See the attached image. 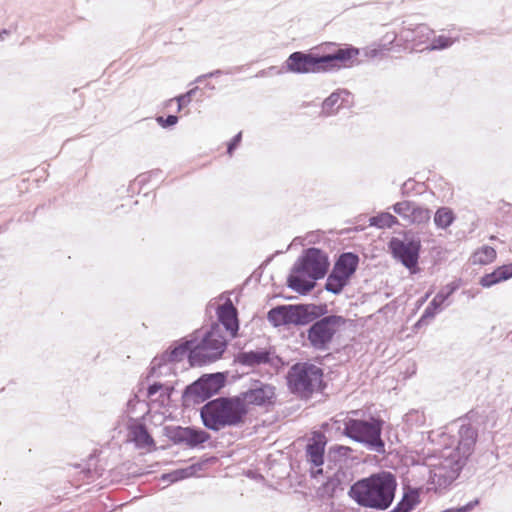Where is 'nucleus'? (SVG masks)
<instances>
[{"instance_id": "1", "label": "nucleus", "mask_w": 512, "mask_h": 512, "mask_svg": "<svg viewBox=\"0 0 512 512\" xmlns=\"http://www.w3.org/2000/svg\"><path fill=\"white\" fill-rule=\"evenodd\" d=\"M326 54L294 52L286 60V69L297 74L320 73L349 66L359 55L354 47L335 48L332 43L321 46Z\"/></svg>"}, {"instance_id": "2", "label": "nucleus", "mask_w": 512, "mask_h": 512, "mask_svg": "<svg viewBox=\"0 0 512 512\" xmlns=\"http://www.w3.org/2000/svg\"><path fill=\"white\" fill-rule=\"evenodd\" d=\"M396 488L394 475L383 471L356 481L348 495L361 507L386 510L394 500Z\"/></svg>"}, {"instance_id": "3", "label": "nucleus", "mask_w": 512, "mask_h": 512, "mask_svg": "<svg viewBox=\"0 0 512 512\" xmlns=\"http://www.w3.org/2000/svg\"><path fill=\"white\" fill-rule=\"evenodd\" d=\"M247 414L248 408L241 397L217 398L206 403L201 409L204 425L215 431L243 424Z\"/></svg>"}, {"instance_id": "4", "label": "nucleus", "mask_w": 512, "mask_h": 512, "mask_svg": "<svg viewBox=\"0 0 512 512\" xmlns=\"http://www.w3.org/2000/svg\"><path fill=\"white\" fill-rule=\"evenodd\" d=\"M383 421L371 417L369 420L347 418L344 434L352 440L380 450L384 447L381 439Z\"/></svg>"}, {"instance_id": "5", "label": "nucleus", "mask_w": 512, "mask_h": 512, "mask_svg": "<svg viewBox=\"0 0 512 512\" xmlns=\"http://www.w3.org/2000/svg\"><path fill=\"white\" fill-rule=\"evenodd\" d=\"M227 341L220 333L217 325L213 326L202 341L193 346L189 354L192 366H201L221 358L226 349Z\"/></svg>"}, {"instance_id": "6", "label": "nucleus", "mask_w": 512, "mask_h": 512, "mask_svg": "<svg viewBox=\"0 0 512 512\" xmlns=\"http://www.w3.org/2000/svg\"><path fill=\"white\" fill-rule=\"evenodd\" d=\"M323 373L315 365L298 363L288 374V382L294 392L307 397L321 387Z\"/></svg>"}, {"instance_id": "7", "label": "nucleus", "mask_w": 512, "mask_h": 512, "mask_svg": "<svg viewBox=\"0 0 512 512\" xmlns=\"http://www.w3.org/2000/svg\"><path fill=\"white\" fill-rule=\"evenodd\" d=\"M359 257L354 253H343L336 261L331 274L328 276L325 288L334 294L340 293L355 273Z\"/></svg>"}, {"instance_id": "8", "label": "nucleus", "mask_w": 512, "mask_h": 512, "mask_svg": "<svg viewBox=\"0 0 512 512\" xmlns=\"http://www.w3.org/2000/svg\"><path fill=\"white\" fill-rule=\"evenodd\" d=\"M343 323L341 317L328 316L314 323L308 330V340L316 349H325Z\"/></svg>"}, {"instance_id": "9", "label": "nucleus", "mask_w": 512, "mask_h": 512, "mask_svg": "<svg viewBox=\"0 0 512 512\" xmlns=\"http://www.w3.org/2000/svg\"><path fill=\"white\" fill-rule=\"evenodd\" d=\"M329 267L325 253L317 248H309L297 263V271H304L308 278L318 280L325 276Z\"/></svg>"}, {"instance_id": "10", "label": "nucleus", "mask_w": 512, "mask_h": 512, "mask_svg": "<svg viewBox=\"0 0 512 512\" xmlns=\"http://www.w3.org/2000/svg\"><path fill=\"white\" fill-rule=\"evenodd\" d=\"M241 399L245 401L247 408L249 404L264 407L272 406L276 399L275 387L269 384H261L243 393Z\"/></svg>"}, {"instance_id": "11", "label": "nucleus", "mask_w": 512, "mask_h": 512, "mask_svg": "<svg viewBox=\"0 0 512 512\" xmlns=\"http://www.w3.org/2000/svg\"><path fill=\"white\" fill-rule=\"evenodd\" d=\"M394 212L410 223L423 224L430 220V210L411 201H401L394 205Z\"/></svg>"}, {"instance_id": "12", "label": "nucleus", "mask_w": 512, "mask_h": 512, "mask_svg": "<svg viewBox=\"0 0 512 512\" xmlns=\"http://www.w3.org/2000/svg\"><path fill=\"white\" fill-rule=\"evenodd\" d=\"M390 245L394 255L399 258L407 268L414 270L418 263L419 243L392 240Z\"/></svg>"}, {"instance_id": "13", "label": "nucleus", "mask_w": 512, "mask_h": 512, "mask_svg": "<svg viewBox=\"0 0 512 512\" xmlns=\"http://www.w3.org/2000/svg\"><path fill=\"white\" fill-rule=\"evenodd\" d=\"M217 317L230 337H236L239 329L238 312L230 299L218 307Z\"/></svg>"}, {"instance_id": "14", "label": "nucleus", "mask_w": 512, "mask_h": 512, "mask_svg": "<svg viewBox=\"0 0 512 512\" xmlns=\"http://www.w3.org/2000/svg\"><path fill=\"white\" fill-rule=\"evenodd\" d=\"M326 443V436L322 432L315 431L312 433L306 447V455L312 465L316 467L323 465Z\"/></svg>"}, {"instance_id": "15", "label": "nucleus", "mask_w": 512, "mask_h": 512, "mask_svg": "<svg viewBox=\"0 0 512 512\" xmlns=\"http://www.w3.org/2000/svg\"><path fill=\"white\" fill-rule=\"evenodd\" d=\"M210 439L209 433L192 427H179L174 433V440L178 443H185L190 448L197 447Z\"/></svg>"}, {"instance_id": "16", "label": "nucleus", "mask_w": 512, "mask_h": 512, "mask_svg": "<svg viewBox=\"0 0 512 512\" xmlns=\"http://www.w3.org/2000/svg\"><path fill=\"white\" fill-rule=\"evenodd\" d=\"M224 378L221 374H211L201 377L195 384L194 389L200 391L204 396L209 397L219 391L223 386Z\"/></svg>"}, {"instance_id": "17", "label": "nucleus", "mask_w": 512, "mask_h": 512, "mask_svg": "<svg viewBox=\"0 0 512 512\" xmlns=\"http://www.w3.org/2000/svg\"><path fill=\"white\" fill-rule=\"evenodd\" d=\"M305 276H307V274L304 271H297L296 264L292 274L288 278V286L301 294L308 293L314 288L315 282L310 278L306 279Z\"/></svg>"}, {"instance_id": "18", "label": "nucleus", "mask_w": 512, "mask_h": 512, "mask_svg": "<svg viewBox=\"0 0 512 512\" xmlns=\"http://www.w3.org/2000/svg\"><path fill=\"white\" fill-rule=\"evenodd\" d=\"M510 278H512V263L499 266L493 272L485 274L480 279V284L483 287H491Z\"/></svg>"}, {"instance_id": "19", "label": "nucleus", "mask_w": 512, "mask_h": 512, "mask_svg": "<svg viewBox=\"0 0 512 512\" xmlns=\"http://www.w3.org/2000/svg\"><path fill=\"white\" fill-rule=\"evenodd\" d=\"M459 436L460 439L457 449L463 454H469L476 443L477 431L469 425L461 426Z\"/></svg>"}, {"instance_id": "20", "label": "nucleus", "mask_w": 512, "mask_h": 512, "mask_svg": "<svg viewBox=\"0 0 512 512\" xmlns=\"http://www.w3.org/2000/svg\"><path fill=\"white\" fill-rule=\"evenodd\" d=\"M296 310H298V308H293L291 306H280L273 308L268 312V320L275 326L287 324L292 321Z\"/></svg>"}, {"instance_id": "21", "label": "nucleus", "mask_w": 512, "mask_h": 512, "mask_svg": "<svg viewBox=\"0 0 512 512\" xmlns=\"http://www.w3.org/2000/svg\"><path fill=\"white\" fill-rule=\"evenodd\" d=\"M238 362L243 365L254 366L269 361V354L265 351H250L240 353L237 357Z\"/></svg>"}, {"instance_id": "22", "label": "nucleus", "mask_w": 512, "mask_h": 512, "mask_svg": "<svg viewBox=\"0 0 512 512\" xmlns=\"http://www.w3.org/2000/svg\"><path fill=\"white\" fill-rule=\"evenodd\" d=\"M496 250L491 246H482L472 256L474 264L487 265L495 261Z\"/></svg>"}, {"instance_id": "23", "label": "nucleus", "mask_w": 512, "mask_h": 512, "mask_svg": "<svg viewBox=\"0 0 512 512\" xmlns=\"http://www.w3.org/2000/svg\"><path fill=\"white\" fill-rule=\"evenodd\" d=\"M455 220L454 212L449 207L439 208L434 216L435 225L438 228L445 229L449 227Z\"/></svg>"}, {"instance_id": "24", "label": "nucleus", "mask_w": 512, "mask_h": 512, "mask_svg": "<svg viewBox=\"0 0 512 512\" xmlns=\"http://www.w3.org/2000/svg\"><path fill=\"white\" fill-rule=\"evenodd\" d=\"M133 440L135 441L138 447L142 448H150L154 445V440L151 435L148 433L146 428L142 425L136 427L133 430Z\"/></svg>"}, {"instance_id": "25", "label": "nucleus", "mask_w": 512, "mask_h": 512, "mask_svg": "<svg viewBox=\"0 0 512 512\" xmlns=\"http://www.w3.org/2000/svg\"><path fill=\"white\" fill-rule=\"evenodd\" d=\"M450 293H451V291H448L445 294L443 292L438 293L433 298V300L430 302V304L427 306V308L425 309L423 316H422V320L428 319V318H433L435 316V314L437 313V311L442 306V304L445 302V300L447 299V297L449 296Z\"/></svg>"}, {"instance_id": "26", "label": "nucleus", "mask_w": 512, "mask_h": 512, "mask_svg": "<svg viewBox=\"0 0 512 512\" xmlns=\"http://www.w3.org/2000/svg\"><path fill=\"white\" fill-rule=\"evenodd\" d=\"M418 495L415 492L405 493L402 500L391 512H410L418 503Z\"/></svg>"}, {"instance_id": "27", "label": "nucleus", "mask_w": 512, "mask_h": 512, "mask_svg": "<svg viewBox=\"0 0 512 512\" xmlns=\"http://www.w3.org/2000/svg\"><path fill=\"white\" fill-rule=\"evenodd\" d=\"M340 95L337 93H332L328 98H326L323 102L322 108L323 111L330 115L336 111L339 107Z\"/></svg>"}, {"instance_id": "28", "label": "nucleus", "mask_w": 512, "mask_h": 512, "mask_svg": "<svg viewBox=\"0 0 512 512\" xmlns=\"http://www.w3.org/2000/svg\"><path fill=\"white\" fill-rule=\"evenodd\" d=\"M191 349H193L192 342H186L185 344L176 347L171 352V359L174 361L180 360L184 355H186V354L189 355Z\"/></svg>"}, {"instance_id": "29", "label": "nucleus", "mask_w": 512, "mask_h": 512, "mask_svg": "<svg viewBox=\"0 0 512 512\" xmlns=\"http://www.w3.org/2000/svg\"><path fill=\"white\" fill-rule=\"evenodd\" d=\"M453 40L447 36L440 35L433 39L431 46L428 48L429 50L436 49H444L453 44Z\"/></svg>"}, {"instance_id": "30", "label": "nucleus", "mask_w": 512, "mask_h": 512, "mask_svg": "<svg viewBox=\"0 0 512 512\" xmlns=\"http://www.w3.org/2000/svg\"><path fill=\"white\" fill-rule=\"evenodd\" d=\"M396 222V219L391 214H382L378 217L372 218V224L377 225L379 227H390L392 224Z\"/></svg>"}, {"instance_id": "31", "label": "nucleus", "mask_w": 512, "mask_h": 512, "mask_svg": "<svg viewBox=\"0 0 512 512\" xmlns=\"http://www.w3.org/2000/svg\"><path fill=\"white\" fill-rule=\"evenodd\" d=\"M157 123L163 128L173 126L178 122V117L175 115H169L167 118L159 116L156 118Z\"/></svg>"}, {"instance_id": "32", "label": "nucleus", "mask_w": 512, "mask_h": 512, "mask_svg": "<svg viewBox=\"0 0 512 512\" xmlns=\"http://www.w3.org/2000/svg\"><path fill=\"white\" fill-rule=\"evenodd\" d=\"M77 474L81 475V480L84 483L92 479L95 476V474H97V472L95 470H91L90 468L78 471V468L75 467V475Z\"/></svg>"}, {"instance_id": "33", "label": "nucleus", "mask_w": 512, "mask_h": 512, "mask_svg": "<svg viewBox=\"0 0 512 512\" xmlns=\"http://www.w3.org/2000/svg\"><path fill=\"white\" fill-rule=\"evenodd\" d=\"M194 92H195L194 90H190L188 93H186L184 95H181L178 98H176L178 111H180L183 106H186V105H188L190 103L191 96H192V94Z\"/></svg>"}, {"instance_id": "34", "label": "nucleus", "mask_w": 512, "mask_h": 512, "mask_svg": "<svg viewBox=\"0 0 512 512\" xmlns=\"http://www.w3.org/2000/svg\"><path fill=\"white\" fill-rule=\"evenodd\" d=\"M242 139V133L239 132L234 138L228 143L227 153L232 156L234 149L239 145Z\"/></svg>"}, {"instance_id": "35", "label": "nucleus", "mask_w": 512, "mask_h": 512, "mask_svg": "<svg viewBox=\"0 0 512 512\" xmlns=\"http://www.w3.org/2000/svg\"><path fill=\"white\" fill-rule=\"evenodd\" d=\"M388 38V43L384 45H378L377 48L373 49V52H384L390 50V45L395 41L396 36L394 33L386 36Z\"/></svg>"}, {"instance_id": "36", "label": "nucleus", "mask_w": 512, "mask_h": 512, "mask_svg": "<svg viewBox=\"0 0 512 512\" xmlns=\"http://www.w3.org/2000/svg\"><path fill=\"white\" fill-rule=\"evenodd\" d=\"M162 388H163V385L160 383H154V384L150 385L148 388V397H152L158 391H160Z\"/></svg>"}, {"instance_id": "37", "label": "nucleus", "mask_w": 512, "mask_h": 512, "mask_svg": "<svg viewBox=\"0 0 512 512\" xmlns=\"http://www.w3.org/2000/svg\"><path fill=\"white\" fill-rule=\"evenodd\" d=\"M11 34V31L9 29L3 28L0 30V41L5 40L7 36Z\"/></svg>"}, {"instance_id": "38", "label": "nucleus", "mask_w": 512, "mask_h": 512, "mask_svg": "<svg viewBox=\"0 0 512 512\" xmlns=\"http://www.w3.org/2000/svg\"><path fill=\"white\" fill-rule=\"evenodd\" d=\"M73 476H79V479H78V480H76V485H79V481H82V480H81V475H79V474L75 475V472H74V473H73Z\"/></svg>"}, {"instance_id": "39", "label": "nucleus", "mask_w": 512, "mask_h": 512, "mask_svg": "<svg viewBox=\"0 0 512 512\" xmlns=\"http://www.w3.org/2000/svg\"><path fill=\"white\" fill-rule=\"evenodd\" d=\"M73 476H79V479H78V480H76V485H79V481H82V480H81V475H79V474L75 475V472H74V473H73Z\"/></svg>"}, {"instance_id": "40", "label": "nucleus", "mask_w": 512, "mask_h": 512, "mask_svg": "<svg viewBox=\"0 0 512 512\" xmlns=\"http://www.w3.org/2000/svg\"><path fill=\"white\" fill-rule=\"evenodd\" d=\"M338 449L339 450H345V451H349L350 450L349 447H344V446H340Z\"/></svg>"}, {"instance_id": "41", "label": "nucleus", "mask_w": 512, "mask_h": 512, "mask_svg": "<svg viewBox=\"0 0 512 512\" xmlns=\"http://www.w3.org/2000/svg\"><path fill=\"white\" fill-rule=\"evenodd\" d=\"M321 473H322V469H321V468H319V469L316 471V473H314V476H315L316 474H321Z\"/></svg>"}, {"instance_id": "42", "label": "nucleus", "mask_w": 512, "mask_h": 512, "mask_svg": "<svg viewBox=\"0 0 512 512\" xmlns=\"http://www.w3.org/2000/svg\"><path fill=\"white\" fill-rule=\"evenodd\" d=\"M43 207H44V206H38V207H36L35 212H38V211H39L40 209H42Z\"/></svg>"}, {"instance_id": "43", "label": "nucleus", "mask_w": 512, "mask_h": 512, "mask_svg": "<svg viewBox=\"0 0 512 512\" xmlns=\"http://www.w3.org/2000/svg\"><path fill=\"white\" fill-rule=\"evenodd\" d=\"M357 413H358V411H352V412H351V414H355V415H356Z\"/></svg>"}]
</instances>
